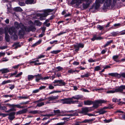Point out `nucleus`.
Segmentation results:
<instances>
[{"instance_id":"1","label":"nucleus","mask_w":125,"mask_h":125,"mask_svg":"<svg viewBox=\"0 0 125 125\" xmlns=\"http://www.w3.org/2000/svg\"><path fill=\"white\" fill-rule=\"evenodd\" d=\"M113 0V2L115 3L117 0ZM123 1L124 0H122ZM112 2V0H96L95 3V7L96 9L98 8L100 6V3H103L104 2V5L107 7H109L111 5Z\"/></svg>"},{"instance_id":"2","label":"nucleus","mask_w":125,"mask_h":125,"mask_svg":"<svg viewBox=\"0 0 125 125\" xmlns=\"http://www.w3.org/2000/svg\"><path fill=\"white\" fill-rule=\"evenodd\" d=\"M9 32L10 35H12L14 40L17 38V34H19V32H17V30L14 27H13L10 28L9 30Z\"/></svg>"},{"instance_id":"3","label":"nucleus","mask_w":125,"mask_h":125,"mask_svg":"<svg viewBox=\"0 0 125 125\" xmlns=\"http://www.w3.org/2000/svg\"><path fill=\"white\" fill-rule=\"evenodd\" d=\"M106 102V101L103 100L95 101L94 103H93V107H90V108H91V109H93V110L97 108L98 107L99 104L105 103Z\"/></svg>"},{"instance_id":"4","label":"nucleus","mask_w":125,"mask_h":125,"mask_svg":"<svg viewBox=\"0 0 125 125\" xmlns=\"http://www.w3.org/2000/svg\"><path fill=\"white\" fill-rule=\"evenodd\" d=\"M93 109H91V108L90 107H83L81 109V110H78L77 111L78 112L83 114L84 115H87V113L93 110Z\"/></svg>"},{"instance_id":"5","label":"nucleus","mask_w":125,"mask_h":125,"mask_svg":"<svg viewBox=\"0 0 125 125\" xmlns=\"http://www.w3.org/2000/svg\"><path fill=\"white\" fill-rule=\"evenodd\" d=\"M52 10L50 9H48L44 11V13L42 14H38L37 16H40V19L41 20H44L45 19L44 18L46 17L49 15L48 13L52 12Z\"/></svg>"},{"instance_id":"6","label":"nucleus","mask_w":125,"mask_h":125,"mask_svg":"<svg viewBox=\"0 0 125 125\" xmlns=\"http://www.w3.org/2000/svg\"><path fill=\"white\" fill-rule=\"evenodd\" d=\"M108 75L113 77H115L118 78H120L121 76L125 78V73H122L121 74H118L116 73H109Z\"/></svg>"},{"instance_id":"7","label":"nucleus","mask_w":125,"mask_h":125,"mask_svg":"<svg viewBox=\"0 0 125 125\" xmlns=\"http://www.w3.org/2000/svg\"><path fill=\"white\" fill-rule=\"evenodd\" d=\"M31 30V29L29 27H25L24 26L22 30H20L19 31V35H22L23 34L25 31L29 32Z\"/></svg>"},{"instance_id":"8","label":"nucleus","mask_w":125,"mask_h":125,"mask_svg":"<svg viewBox=\"0 0 125 125\" xmlns=\"http://www.w3.org/2000/svg\"><path fill=\"white\" fill-rule=\"evenodd\" d=\"M68 112H69L71 113H74L72 114L67 115H61L60 114L59 115V116H73L74 115H78V113L77 112L76 110L75 111H69Z\"/></svg>"},{"instance_id":"9","label":"nucleus","mask_w":125,"mask_h":125,"mask_svg":"<svg viewBox=\"0 0 125 125\" xmlns=\"http://www.w3.org/2000/svg\"><path fill=\"white\" fill-rule=\"evenodd\" d=\"M71 98H67L61 100V101L63 104H71Z\"/></svg>"},{"instance_id":"10","label":"nucleus","mask_w":125,"mask_h":125,"mask_svg":"<svg viewBox=\"0 0 125 125\" xmlns=\"http://www.w3.org/2000/svg\"><path fill=\"white\" fill-rule=\"evenodd\" d=\"M38 75L39 78L38 79L37 78L36 79H35L36 81L37 82H38L40 80H45L49 78V77L48 76H46L43 78L42 77V74H38Z\"/></svg>"},{"instance_id":"11","label":"nucleus","mask_w":125,"mask_h":125,"mask_svg":"<svg viewBox=\"0 0 125 125\" xmlns=\"http://www.w3.org/2000/svg\"><path fill=\"white\" fill-rule=\"evenodd\" d=\"M15 114V113L14 112H12L8 114V118L10 120H12L15 118L14 116Z\"/></svg>"},{"instance_id":"12","label":"nucleus","mask_w":125,"mask_h":125,"mask_svg":"<svg viewBox=\"0 0 125 125\" xmlns=\"http://www.w3.org/2000/svg\"><path fill=\"white\" fill-rule=\"evenodd\" d=\"M59 83L57 85L59 86H64L65 85L66 83L62 80H55L53 82V83Z\"/></svg>"},{"instance_id":"13","label":"nucleus","mask_w":125,"mask_h":125,"mask_svg":"<svg viewBox=\"0 0 125 125\" xmlns=\"http://www.w3.org/2000/svg\"><path fill=\"white\" fill-rule=\"evenodd\" d=\"M14 25L16 29H18L19 28H20L21 29V30H22V29L24 27V26L22 24H19L17 22H15L14 23ZM20 30H19V31Z\"/></svg>"},{"instance_id":"14","label":"nucleus","mask_w":125,"mask_h":125,"mask_svg":"<svg viewBox=\"0 0 125 125\" xmlns=\"http://www.w3.org/2000/svg\"><path fill=\"white\" fill-rule=\"evenodd\" d=\"M125 89V85H122L116 88L117 92H122L123 90Z\"/></svg>"},{"instance_id":"15","label":"nucleus","mask_w":125,"mask_h":125,"mask_svg":"<svg viewBox=\"0 0 125 125\" xmlns=\"http://www.w3.org/2000/svg\"><path fill=\"white\" fill-rule=\"evenodd\" d=\"M38 74L37 75H28V80L29 81H30V80H32L34 77H36V79L37 78H38Z\"/></svg>"},{"instance_id":"16","label":"nucleus","mask_w":125,"mask_h":125,"mask_svg":"<svg viewBox=\"0 0 125 125\" xmlns=\"http://www.w3.org/2000/svg\"><path fill=\"white\" fill-rule=\"evenodd\" d=\"M59 97V96L58 95L56 96H52L47 98V99H48L49 101H50L51 100L57 99Z\"/></svg>"},{"instance_id":"17","label":"nucleus","mask_w":125,"mask_h":125,"mask_svg":"<svg viewBox=\"0 0 125 125\" xmlns=\"http://www.w3.org/2000/svg\"><path fill=\"white\" fill-rule=\"evenodd\" d=\"M83 98V96L82 95H77L73 96L71 98L72 99H74L78 100L81 99Z\"/></svg>"},{"instance_id":"18","label":"nucleus","mask_w":125,"mask_h":125,"mask_svg":"<svg viewBox=\"0 0 125 125\" xmlns=\"http://www.w3.org/2000/svg\"><path fill=\"white\" fill-rule=\"evenodd\" d=\"M84 47V44L82 43H77L74 45V48H83Z\"/></svg>"},{"instance_id":"19","label":"nucleus","mask_w":125,"mask_h":125,"mask_svg":"<svg viewBox=\"0 0 125 125\" xmlns=\"http://www.w3.org/2000/svg\"><path fill=\"white\" fill-rule=\"evenodd\" d=\"M86 2V4H85L84 3L83 4V7L85 9H86L88 7L90 3L91 2L89 1H87V2Z\"/></svg>"},{"instance_id":"20","label":"nucleus","mask_w":125,"mask_h":125,"mask_svg":"<svg viewBox=\"0 0 125 125\" xmlns=\"http://www.w3.org/2000/svg\"><path fill=\"white\" fill-rule=\"evenodd\" d=\"M9 70L8 68H4L0 70V72H1L2 74L9 72Z\"/></svg>"},{"instance_id":"21","label":"nucleus","mask_w":125,"mask_h":125,"mask_svg":"<svg viewBox=\"0 0 125 125\" xmlns=\"http://www.w3.org/2000/svg\"><path fill=\"white\" fill-rule=\"evenodd\" d=\"M42 112L41 111H39L37 110L32 111H30L29 113L33 114H36L37 113H42Z\"/></svg>"},{"instance_id":"22","label":"nucleus","mask_w":125,"mask_h":125,"mask_svg":"<svg viewBox=\"0 0 125 125\" xmlns=\"http://www.w3.org/2000/svg\"><path fill=\"white\" fill-rule=\"evenodd\" d=\"M53 112L54 113V114H53V115H55L59 116V115H60L59 114L61 113L60 110L59 109L56 110H53Z\"/></svg>"},{"instance_id":"23","label":"nucleus","mask_w":125,"mask_h":125,"mask_svg":"<svg viewBox=\"0 0 125 125\" xmlns=\"http://www.w3.org/2000/svg\"><path fill=\"white\" fill-rule=\"evenodd\" d=\"M94 119H85L83 120L82 122V123H91V122L93 121Z\"/></svg>"},{"instance_id":"24","label":"nucleus","mask_w":125,"mask_h":125,"mask_svg":"<svg viewBox=\"0 0 125 125\" xmlns=\"http://www.w3.org/2000/svg\"><path fill=\"white\" fill-rule=\"evenodd\" d=\"M84 104L85 105H90L93 103V102L91 101L88 100L84 102Z\"/></svg>"},{"instance_id":"25","label":"nucleus","mask_w":125,"mask_h":125,"mask_svg":"<svg viewBox=\"0 0 125 125\" xmlns=\"http://www.w3.org/2000/svg\"><path fill=\"white\" fill-rule=\"evenodd\" d=\"M5 39L6 41L7 42H9L10 41V38L9 35L6 32H5Z\"/></svg>"},{"instance_id":"26","label":"nucleus","mask_w":125,"mask_h":125,"mask_svg":"<svg viewBox=\"0 0 125 125\" xmlns=\"http://www.w3.org/2000/svg\"><path fill=\"white\" fill-rule=\"evenodd\" d=\"M106 112L104 110L103 108L101 109L97 113H99L100 115H102L104 114Z\"/></svg>"},{"instance_id":"27","label":"nucleus","mask_w":125,"mask_h":125,"mask_svg":"<svg viewBox=\"0 0 125 125\" xmlns=\"http://www.w3.org/2000/svg\"><path fill=\"white\" fill-rule=\"evenodd\" d=\"M115 92H117L116 88L114 90H109L106 92V93L107 94H113Z\"/></svg>"},{"instance_id":"28","label":"nucleus","mask_w":125,"mask_h":125,"mask_svg":"<svg viewBox=\"0 0 125 125\" xmlns=\"http://www.w3.org/2000/svg\"><path fill=\"white\" fill-rule=\"evenodd\" d=\"M14 10L17 11H22V10L20 7H17L14 8Z\"/></svg>"},{"instance_id":"29","label":"nucleus","mask_w":125,"mask_h":125,"mask_svg":"<svg viewBox=\"0 0 125 125\" xmlns=\"http://www.w3.org/2000/svg\"><path fill=\"white\" fill-rule=\"evenodd\" d=\"M118 57L119 56L118 55H115L113 56V59L115 61L117 62H119V61L117 59Z\"/></svg>"},{"instance_id":"30","label":"nucleus","mask_w":125,"mask_h":125,"mask_svg":"<svg viewBox=\"0 0 125 125\" xmlns=\"http://www.w3.org/2000/svg\"><path fill=\"white\" fill-rule=\"evenodd\" d=\"M101 37H96L94 36L93 38L91 39V40L93 41L94 40H100L102 39Z\"/></svg>"},{"instance_id":"31","label":"nucleus","mask_w":125,"mask_h":125,"mask_svg":"<svg viewBox=\"0 0 125 125\" xmlns=\"http://www.w3.org/2000/svg\"><path fill=\"white\" fill-rule=\"evenodd\" d=\"M29 97V96H20L18 97V98H19L20 100L21 99H26L28 98Z\"/></svg>"},{"instance_id":"32","label":"nucleus","mask_w":125,"mask_h":125,"mask_svg":"<svg viewBox=\"0 0 125 125\" xmlns=\"http://www.w3.org/2000/svg\"><path fill=\"white\" fill-rule=\"evenodd\" d=\"M34 0H26L25 1V3L27 4H32Z\"/></svg>"},{"instance_id":"33","label":"nucleus","mask_w":125,"mask_h":125,"mask_svg":"<svg viewBox=\"0 0 125 125\" xmlns=\"http://www.w3.org/2000/svg\"><path fill=\"white\" fill-rule=\"evenodd\" d=\"M87 1H88L89 2H91V0H79L78 1V4H80L83 1L87 2Z\"/></svg>"},{"instance_id":"34","label":"nucleus","mask_w":125,"mask_h":125,"mask_svg":"<svg viewBox=\"0 0 125 125\" xmlns=\"http://www.w3.org/2000/svg\"><path fill=\"white\" fill-rule=\"evenodd\" d=\"M35 23L36 25L38 26H40L42 24V23L39 21L38 20L35 21Z\"/></svg>"},{"instance_id":"35","label":"nucleus","mask_w":125,"mask_h":125,"mask_svg":"<svg viewBox=\"0 0 125 125\" xmlns=\"http://www.w3.org/2000/svg\"><path fill=\"white\" fill-rule=\"evenodd\" d=\"M79 0H72L71 2V4H73L75 3H77L78 4V1Z\"/></svg>"},{"instance_id":"36","label":"nucleus","mask_w":125,"mask_h":125,"mask_svg":"<svg viewBox=\"0 0 125 125\" xmlns=\"http://www.w3.org/2000/svg\"><path fill=\"white\" fill-rule=\"evenodd\" d=\"M44 102H41L40 103H38L37 104L36 107H40L42 106L43 105H44Z\"/></svg>"},{"instance_id":"37","label":"nucleus","mask_w":125,"mask_h":125,"mask_svg":"<svg viewBox=\"0 0 125 125\" xmlns=\"http://www.w3.org/2000/svg\"><path fill=\"white\" fill-rule=\"evenodd\" d=\"M14 105V107L16 106L18 108H23L25 107L24 106H21V104H19Z\"/></svg>"},{"instance_id":"38","label":"nucleus","mask_w":125,"mask_h":125,"mask_svg":"<svg viewBox=\"0 0 125 125\" xmlns=\"http://www.w3.org/2000/svg\"><path fill=\"white\" fill-rule=\"evenodd\" d=\"M5 31H6L5 29H3L2 28H0V34H2L4 33V32Z\"/></svg>"},{"instance_id":"39","label":"nucleus","mask_w":125,"mask_h":125,"mask_svg":"<svg viewBox=\"0 0 125 125\" xmlns=\"http://www.w3.org/2000/svg\"><path fill=\"white\" fill-rule=\"evenodd\" d=\"M78 100L73 101V99L71 100V104H74L75 103H78Z\"/></svg>"},{"instance_id":"40","label":"nucleus","mask_w":125,"mask_h":125,"mask_svg":"<svg viewBox=\"0 0 125 125\" xmlns=\"http://www.w3.org/2000/svg\"><path fill=\"white\" fill-rule=\"evenodd\" d=\"M112 40H111L110 41L107 42L106 44L104 45V47H105L106 46L109 45L112 42Z\"/></svg>"},{"instance_id":"41","label":"nucleus","mask_w":125,"mask_h":125,"mask_svg":"<svg viewBox=\"0 0 125 125\" xmlns=\"http://www.w3.org/2000/svg\"><path fill=\"white\" fill-rule=\"evenodd\" d=\"M60 52V50L53 51H51V53H52L57 54Z\"/></svg>"},{"instance_id":"42","label":"nucleus","mask_w":125,"mask_h":125,"mask_svg":"<svg viewBox=\"0 0 125 125\" xmlns=\"http://www.w3.org/2000/svg\"><path fill=\"white\" fill-rule=\"evenodd\" d=\"M27 109H24L21 110H20L22 114H23L26 113L27 111Z\"/></svg>"},{"instance_id":"43","label":"nucleus","mask_w":125,"mask_h":125,"mask_svg":"<svg viewBox=\"0 0 125 125\" xmlns=\"http://www.w3.org/2000/svg\"><path fill=\"white\" fill-rule=\"evenodd\" d=\"M56 68L58 69V70L57 71H61L63 69V68H62L60 66L57 67H56Z\"/></svg>"},{"instance_id":"44","label":"nucleus","mask_w":125,"mask_h":125,"mask_svg":"<svg viewBox=\"0 0 125 125\" xmlns=\"http://www.w3.org/2000/svg\"><path fill=\"white\" fill-rule=\"evenodd\" d=\"M7 108L5 106H0V109L1 110H5H5H7Z\"/></svg>"},{"instance_id":"45","label":"nucleus","mask_w":125,"mask_h":125,"mask_svg":"<svg viewBox=\"0 0 125 125\" xmlns=\"http://www.w3.org/2000/svg\"><path fill=\"white\" fill-rule=\"evenodd\" d=\"M3 96L4 97L7 98L8 97H13L12 95H8L7 94L4 95H3Z\"/></svg>"},{"instance_id":"46","label":"nucleus","mask_w":125,"mask_h":125,"mask_svg":"<svg viewBox=\"0 0 125 125\" xmlns=\"http://www.w3.org/2000/svg\"><path fill=\"white\" fill-rule=\"evenodd\" d=\"M100 69V67L99 66H97L95 67L94 71H98Z\"/></svg>"},{"instance_id":"47","label":"nucleus","mask_w":125,"mask_h":125,"mask_svg":"<svg viewBox=\"0 0 125 125\" xmlns=\"http://www.w3.org/2000/svg\"><path fill=\"white\" fill-rule=\"evenodd\" d=\"M65 121H64L63 122H61L56 124L55 125H63L65 123Z\"/></svg>"},{"instance_id":"48","label":"nucleus","mask_w":125,"mask_h":125,"mask_svg":"<svg viewBox=\"0 0 125 125\" xmlns=\"http://www.w3.org/2000/svg\"><path fill=\"white\" fill-rule=\"evenodd\" d=\"M97 28L100 30H101L104 28L103 26H101L99 25H98L97 26Z\"/></svg>"},{"instance_id":"49","label":"nucleus","mask_w":125,"mask_h":125,"mask_svg":"<svg viewBox=\"0 0 125 125\" xmlns=\"http://www.w3.org/2000/svg\"><path fill=\"white\" fill-rule=\"evenodd\" d=\"M76 71L75 70L73 71L71 69L68 70V72L69 73H73L74 72H75Z\"/></svg>"},{"instance_id":"50","label":"nucleus","mask_w":125,"mask_h":125,"mask_svg":"<svg viewBox=\"0 0 125 125\" xmlns=\"http://www.w3.org/2000/svg\"><path fill=\"white\" fill-rule=\"evenodd\" d=\"M0 115L2 116L3 117H5L8 115V114H2L0 113Z\"/></svg>"},{"instance_id":"51","label":"nucleus","mask_w":125,"mask_h":125,"mask_svg":"<svg viewBox=\"0 0 125 125\" xmlns=\"http://www.w3.org/2000/svg\"><path fill=\"white\" fill-rule=\"evenodd\" d=\"M42 115L43 116H47L48 117H50L53 116V115L52 114H50L45 115Z\"/></svg>"},{"instance_id":"52","label":"nucleus","mask_w":125,"mask_h":125,"mask_svg":"<svg viewBox=\"0 0 125 125\" xmlns=\"http://www.w3.org/2000/svg\"><path fill=\"white\" fill-rule=\"evenodd\" d=\"M112 101L113 102H119V100L116 98H113L112 99Z\"/></svg>"},{"instance_id":"53","label":"nucleus","mask_w":125,"mask_h":125,"mask_svg":"<svg viewBox=\"0 0 125 125\" xmlns=\"http://www.w3.org/2000/svg\"><path fill=\"white\" fill-rule=\"evenodd\" d=\"M6 105L8 106L9 107H14V104H7Z\"/></svg>"},{"instance_id":"54","label":"nucleus","mask_w":125,"mask_h":125,"mask_svg":"<svg viewBox=\"0 0 125 125\" xmlns=\"http://www.w3.org/2000/svg\"><path fill=\"white\" fill-rule=\"evenodd\" d=\"M22 72H21L18 73L15 76L16 77H18L22 75Z\"/></svg>"},{"instance_id":"55","label":"nucleus","mask_w":125,"mask_h":125,"mask_svg":"<svg viewBox=\"0 0 125 125\" xmlns=\"http://www.w3.org/2000/svg\"><path fill=\"white\" fill-rule=\"evenodd\" d=\"M46 99H47V98H45L44 99L41 98L38 100V101L39 102H41V101H45Z\"/></svg>"},{"instance_id":"56","label":"nucleus","mask_w":125,"mask_h":125,"mask_svg":"<svg viewBox=\"0 0 125 125\" xmlns=\"http://www.w3.org/2000/svg\"><path fill=\"white\" fill-rule=\"evenodd\" d=\"M46 88V86H42L40 87L39 88V90H41L43 89H45Z\"/></svg>"},{"instance_id":"57","label":"nucleus","mask_w":125,"mask_h":125,"mask_svg":"<svg viewBox=\"0 0 125 125\" xmlns=\"http://www.w3.org/2000/svg\"><path fill=\"white\" fill-rule=\"evenodd\" d=\"M7 10H8L7 13H8L10 12H11V10L10 8L8 7L7 8Z\"/></svg>"},{"instance_id":"58","label":"nucleus","mask_w":125,"mask_h":125,"mask_svg":"<svg viewBox=\"0 0 125 125\" xmlns=\"http://www.w3.org/2000/svg\"><path fill=\"white\" fill-rule=\"evenodd\" d=\"M19 5L21 6H24L25 5V4L24 3L19 2Z\"/></svg>"},{"instance_id":"59","label":"nucleus","mask_w":125,"mask_h":125,"mask_svg":"<svg viewBox=\"0 0 125 125\" xmlns=\"http://www.w3.org/2000/svg\"><path fill=\"white\" fill-rule=\"evenodd\" d=\"M39 89H36V90H34L33 91V93H37L38 92H39Z\"/></svg>"},{"instance_id":"60","label":"nucleus","mask_w":125,"mask_h":125,"mask_svg":"<svg viewBox=\"0 0 125 125\" xmlns=\"http://www.w3.org/2000/svg\"><path fill=\"white\" fill-rule=\"evenodd\" d=\"M45 56L44 55H41L39 56L38 57V59H40L41 58H43L45 57Z\"/></svg>"},{"instance_id":"61","label":"nucleus","mask_w":125,"mask_h":125,"mask_svg":"<svg viewBox=\"0 0 125 125\" xmlns=\"http://www.w3.org/2000/svg\"><path fill=\"white\" fill-rule=\"evenodd\" d=\"M7 46H3L0 47V49L1 50L7 48Z\"/></svg>"},{"instance_id":"62","label":"nucleus","mask_w":125,"mask_h":125,"mask_svg":"<svg viewBox=\"0 0 125 125\" xmlns=\"http://www.w3.org/2000/svg\"><path fill=\"white\" fill-rule=\"evenodd\" d=\"M66 32H65L62 31V32H60V33H58V34L57 35H58V36H59V35H61V34H63L65 33Z\"/></svg>"},{"instance_id":"63","label":"nucleus","mask_w":125,"mask_h":125,"mask_svg":"<svg viewBox=\"0 0 125 125\" xmlns=\"http://www.w3.org/2000/svg\"><path fill=\"white\" fill-rule=\"evenodd\" d=\"M16 114L17 115L22 114L20 110L17 112L16 113Z\"/></svg>"},{"instance_id":"64","label":"nucleus","mask_w":125,"mask_h":125,"mask_svg":"<svg viewBox=\"0 0 125 125\" xmlns=\"http://www.w3.org/2000/svg\"><path fill=\"white\" fill-rule=\"evenodd\" d=\"M49 87L50 89H53L54 88V87L51 85H50Z\"/></svg>"}]
</instances>
